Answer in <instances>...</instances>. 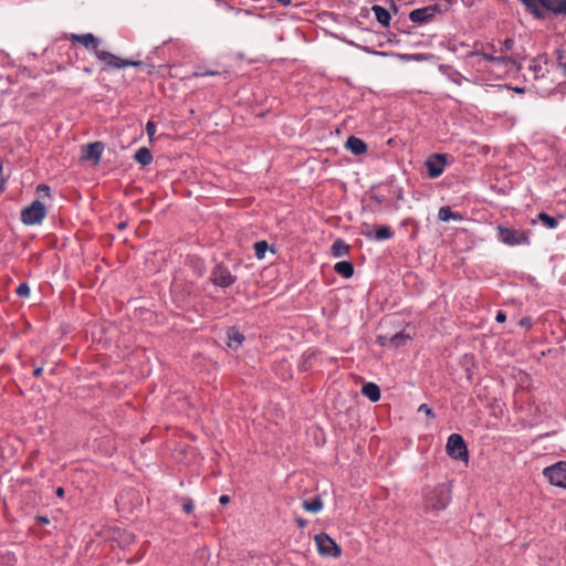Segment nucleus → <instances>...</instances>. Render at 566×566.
I'll return each mask as SVG.
<instances>
[{"instance_id": "11", "label": "nucleus", "mask_w": 566, "mask_h": 566, "mask_svg": "<svg viewBox=\"0 0 566 566\" xmlns=\"http://www.w3.org/2000/svg\"><path fill=\"white\" fill-rule=\"evenodd\" d=\"M447 165V155L434 154L426 160V167L430 178H438L444 171Z\"/></svg>"}, {"instance_id": "22", "label": "nucleus", "mask_w": 566, "mask_h": 566, "mask_svg": "<svg viewBox=\"0 0 566 566\" xmlns=\"http://www.w3.org/2000/svg\"><path fill=\"white\" fill-rule=\"evenodd\" d=\"M134 158L142 166H148L153 163V155H151L150 150L146 147L139 148L135 153Z\"/></svg>"}, {"instance_id": "7", "label": "nucleus", "mask_w": 566, "mask_h": 566, "mask_svg": "<svg viewBox=\"0 0 566 566\" xmlns=\"http://www.w3.org/2000/svg\"><path fill=\"white\" fill-rule=\"evenodd\" d=\"M543 473L551 484L566 489V462H557L544 469Z\"/></svg>"}, {"instance_id": "9", "label": "nucleus", "mask_w": 566, "mask_h": 566, "mask_svg": "<svg viewBox=\"0 0 566 566\" xmlns=\"http://www.w3.org/2000/svg\"><path fill=\"white\" fill-rule=\"evenodd\" d=\"M315 544L321 555L337 557L340 555L338 545L325 533L315 536Z\"/></svg>"}, {"instance_id": "6", "label": "nucleus", "mask_w": 566, "mask_h": 566, "mask_svg": "<svg viewBox=\"0 0 566 566\" xmlns=\"http://www.w3.org/2000/svg\"><path fill=\"white\" fill-rule=\"evenodd\" d=\"M237 277L230 271V269L219 263L210 272L209 281L221 289H227L235 282Z\"/></svg>"}, {"instance_id": "12", "label": "nucleus", "mask_w": 566, "mask_h": 566, "mask_svg": "<svg viewBox=\"0 0 566 566\" xmlns=\"http://www.w3.org/2000/svg\"><path fill=\"white\" fill-rule=\"evenodd\" d=\"M70 40L73 42V43H80L82 44L85 49L92 51L94 53V55H96V51H99L101 49H98L99 44H101V40L95 36L93 33H85V34H71L70 35Z\"/></svg>"}, {"instance_id": "1", "label": "nucleus", "mask_w": 566, "mask_h": 566, "mask_svg": "<svg viewBox=\"0 0 566 566\" xmlns=\"http://www.w3.org/2000/svg\"><path fill=\"white\" fill-rule=\"evenodd\" d=\"M451 494L447 485L440 484L428 489L423 495V507L427 512L437 513L444 510L450 503Z\"/></svg>"}, {"instance_id": "42", "label": "nucleus", "mask_w": 566, "mask_h": 566, "mask_svg": "<svg viewBox=\"0 0 566 566\" xmlns=\"http://www.w3.org/2000/svg\"><path fill=\"white\" fill-rule=\"evenodd\" d=\"M297 524L301 526V527H304L306 525V521L303 520V518H298L297 520Z\"/></svg>"}, {"instance_id": "38", "label": "nucleus", "mask_w": 566, "mask_h": 566, "mask_svg": "<svg viewBox=\"0 0 566 566\" xmlns=\"http://www.w3.org/2000/svg\"><path fill=\"white\" fill-rule=\"evenodd\" d=\"M42 371H43V368L40 366V367L34 368L32 374L34 377H40L42 375Z\"/></svg>"}, {"instance_id": "26", "label": "nucleus", "mask_w": 566, "mask_h": 566, "mask_svg": "<svg viewBox=\"0 0 566 566\" xmlns=\"http://www.w3.org/2000/svg\"><path fill=\"white\" fill-rule=\"evenodd\" d=\"M538 220L548 229H555L558 226L557 219L545 212L538 214Z\"/></svg>"}, {"instance_id": "20", "label": "nucleus", "mask_w": 566, "mask_h": 566, "mask_svg": "<svg viewBox=\"0 0 566 566\" xmlns=\"http://www.w3.org/2000/svg\"><path fill=\"white\" fill-rule=\"evenodd\" d=\"M334 271L345 279L354 275V265L349 261H339L334 265Z\"/></svg>"}, {"instance_id": "43", "label": "nucleus", "mask_w": 566, "mask_h": 566, "mask_svg": "<svg viewBox=\"0 0 566 566\" xmlns=\"http://www.w3.org/2000/svg\"><path fill=\"white\" fill-rule=\"evenodd\" d=\"M84 71L87 73V74H91L92 73V69L91 67H85Z\"/></svg>"}, {"instance_id": "16", "label": "nucleus", "mask_w": 566, "mask_h": 566, "mask_svg": "<svg viewBox=\"0 0 566 566\" xmlns=\"http://www.w3.org/2000/svg\"><path fill=\"white\" fill-rule=\"evenodd\" d=\"M371 10L373 12L375 13V17H376V20L382 25V27H388L389 23H390V20H391V14L390 12L379 6V4H375L371 7Z\"/></svg>"}, {"instance_id": "18", "label": "nucleus", "mask_w": 566, "mask_h": 566, "mask_svg": "<svg viewBox=\"0 0 566 566\" xmlns=\"http://www.w3.org/2000/svg\"><path fill=\"white\" fill-rule=\"evenodd\" d=\"M227 336H228V346L231 348H234V349H237L244 340L243 334L234 327H231L228 329Z\"/></svg>"}, {"instance_id": "24", "label": "nucleus", "mask_w": 566, "mask_h": 566, "mask_svg": "<svg viewBox=\"0 0 566 566\" xmlns=\"http://www.w3.org/2000/svg\"><path fill=\"white\" fill-rule=\"evenodd\" d=\"M302 507L311 513H317L323 509V502L319 497H315L312 501H303Z\"/></svg>"}, {"instance_id": "5", "label": "nucleus", "mask_w": 566, "mask_h": 566, "mask_svg": "<svg viewBox=\"0 0 566 566\" xmlns=\"http://www.w3.org/2000/svg\"><path fill=\"white\" fill-rule=\"evenodd\" d=\"M45 216V206L41 201L35 200L21 211V221L27 226H34L41 223Z\"/></svg>"}, {"instance_id": "34", "label": "nucleus", "mask_w": 566, "mask_h": 566, "mask_svg": "<svg viewBox=\"0 0 566 566\" xmlns=\"http://www.w3.org/2000/svg\"><path fill=\"white\" fill-rule=\"evenodd\" d=\"M513 45H514V40L511 39V38H507L504 40L503 42V51H511L513 49Z\"/></svg>"}, {"instance_id": "35", "label": "nucleus", "mask_w": 566, "mask_h": 566, "mask_svg": "<svg viewBox=\"0 0 566 566\" xmlns=\"http://www.w3.org/2000/svg\"><path fill=\"white\" fill-rule=\"evenodd\" d=\"M496 322L504 323L506 319V315L503 311H499L495 316Z\"/></svg>"}, {"instance_id": "15", "label": "nucleus", "mask_w": 566, "mask_h": 566, "mask_svg": "<svg viewBox=\"0 0 566 566\" xmlns=\"http://www.w3.org/2000/svg\"><path fill=\"white\" fill-rule=\"evenodd\" d=\"M346 148L354 155H363L367 151L366 143L355 136H350L346 142Z\"/></svg>"}, {"instance_id": "36", "label": "nucleus", "mask_w": 566, "mask_h": 566, "mask_svg": "<svg viewBox=\"0 0 566 566\" xmlns=\"http://www.w3.org/2000/svg\"><path fill=\"white\" fill-rule=\"evenodd\" d=\"M556 13H566V0L560 3L559 8L557 9Z\"/></svg>"}, {"instance_id": "39", "label": "nucleus", "mask_w": 566, "mask_h": 566, "mask_svg": "<svg viewBox=\"0 0 566 566\" xmlns=\"http://www.w3.org/2000/svg\"><path fill=\"white\" fill-rule=\"evenodd\" d=\"M219 502L221 504H228L230 502V497L228 495H221Z\"/></svg>"}, {"instance_id": "44", "label": "nucleus", "mask_w": 566, "mask_h": 566, "mask_svg": "<svg viewBox=\"0 0 566 566\" xmlns=\"http://www.w3.org/2000/svg\"><path fill=\"white\" fill-rule=\"evenodd\" d=\"M515 92H517V93H523V92H524V90H523V88H515Z\"/></svg>"}, {"instance_id": "23", "label": "nucleus", "mask_w": 566, "mask_h": 566, "mask_svg": "<svg viewBox=\"0 0 566 566\" xmlns=\"http://www.w3.org/2000/svg\"><path fill=\"white\" fill-rule=\"evenodd\" d=\"M349 252V247L348 244L345 243V241L338 239L336 240L333 245H332V254L335 256V258H342V256H345L347 255Z\"/></svg>"}, {"instance_id": "3", "label": "nucleus", "mask_w": 566, "mask_h": 566, "mask_svg": "<svg viewBox=\"0 0 566 566\" xmlns=\"http://www.w3.org/2000/svg\"><path fill=\"white\" fill-rule=\"evenodd\" d=\"M95 57L103 64L102 71L112 70H120L127 66H138L142 65L140 61L122 59L111 52L99 50L96 51Z\"/></svg>"}, {"instance_id": "28", "label": "nucleus", "mask_w": 566, "mask_h": 566, "mask_svg": "<svg viewBox=\"0 0 566 566\" xmlns=\"http://www.w3.org/2000/svg\"><path fill=\"white\" fill-rule=\"evenodd\" d=\"M15 293L20 297H27L30 295V286L27 283H21L18 285Z\"/></svg>"}, {"instance_id": "14", "label": "nucleus", "mask_w": 566, "mask_h": 566, "mask_svg": "<svg viewBox=\"0 0 566 566\" xmlns=\"http://www.w3.org/2000/svg\"><path fill=\"white\" fill-rule=\"evenodd\" d=\"M363 234L370 240L384 241L394 237V231L387 226H380L373 231H364Z\"/></svg>"}, {"instance_id": "21", "label": "nucleus", "mask_w": 566, "mask_h": 566, "mask_svg": "<svg viewBox=\"0 0 566 566\" xmlns=\"http://www.w3.org/2000/svg\"><path fill=\"white\" fill-rule=\"evenodd\" d=\"M228 71H219V70H212V69H206L202 66H198L193 73V77H202V76H223L227 78Z\"/></svg>"}, {"instance_id": "25", "label": "nucleus", "mask_w": 566, "mask_h": 566, "mask_svg": "<svg viewBox=\"0 0 566 566\" xmlns=\"http://www.w3.org/2000/svg\"><path fill=\"white\" fill-rule=\"evenodd\" d=\"M480 55L484 60L496 63V64L509 65V64L514 63V61L509 56H494V55L486 54V53H481Z\"/></svg>"}, {"instance_id": "31", "label": "nucleus", "mask_w": 566, "mask_h": 566, "mask_svg": "<svg viewBox=\"0 0 566 566\" xmlns=\"http://www.w3.org/2000/svg\"><path fill=\"white\" fill-rule=\"evenodd\" d=\"M418 411L419 412H424L426 416L429 417V418H434V412L432 411V409L427 403L420 405V407L418 408Z\"/></svg>"}, {"instance_id": "30", "label": "nucleus", "mask_w": 566, "mask_h": 566, "mask_svg": "<svg viewBox=\"0 0 566 566\" xmlns=\"http://www.w3.org/2000/svg\"><path fill=\"white\" fill-rule=\"evenodd\" d=\"M146 133H147L149 139L153 140L155 137V134H156V124L154 122H151V120L147 122Z\"/></svg>"}, {"instance_id": "8", "label": "nucleus", "mask_w": 566, "mask_h": 566, "mask_svg": "<svg viewBox=\"0 0 566 566\" xmlns=\"http://www.w3.org/2000/svg\"><path fill=\"white\" fill-rule=\"evenodd\" d=\"M440 11L441 8L439 4H431L412 10L409 13V19L413 23L426 24L431 22L434 19L436 14L439 13Z\"/></svg>"}, {"instance_id": "33", "label": "nucleus", "mask_w": 566, "mask_h": 566, "mask_svg": "<svg viewBox=\"0 0 566 566\" xmlns=\"http://www.w3.org/2000/svg\"><path fill=\"white\" fill-rule=\"evenodd\" d=\"M38 192H43L45 197H51V189L48 185L41 184L36 187Z\"/></svg>"}, {"instance_id": "27", "label": "nucleus", "mask_w": 566, "mask_h": 566, "mask_svg": "<svg viewBox=\"0 0 566 566\" xmlns=\"http://www.w3.org/2000/svg\"><path fill=\"white\" fill-rule=\"evenodd\" d=\"M269 250V244L266 241H258L254 243V252L255 256L259 260H262L265 258V253Z\"/></svg>"}, {"instance_id": "4", "label": "nucleus", "mask_w": 566, "mask_h": 566, "mask_svg": "<svg viewBox=\"0 0 566 566\" xmlns=\"http://www.w3.org/2000/svg\"><path fill=\"white\" fill-rule=\"evenodd\" d=\"M447 453L454 460L469 461V452L464 439L458 433H452L447 441Z\"/></svg>"}, {"instance_id": "2", "label": "nucleus", "mask_w": 566, "mask_h": 566, "mask_svg": "<svg viewBox=\"0 0 566 566\" xmlns=\"http://www.w3.org/2000/svg\"><path fill=\"white\" fill-rule=\"evenodd\" d=\"M497 239L505 245L515 247V245H528L531 243L530 240V231L523 229H514L510 227H505L503 224H499L496 227Z\"/></svg>"}, {"instance_id": "29", "label": "nucleus", "mask_w": 566, "mask_h": 566, "mask_svg": "<svg viewBox=\"0 0 566 566\" xmlns=\"http://www.w3.org/2000/svg\"><path fill=\"white\" fill-rule=\"evenodd\" d=\"M182 510L185 513L190 514L193 512L195 504L191 499L189 497H182Z\"/></svg>"}, {"instance_id": "13", "label": "nucleus", "mask_w": 566, "mask_h": 566, "mask_svg": "<svg viewBox=\"0 0 566 566\" xmlns=\"http://www.w3.org/2000/svg\"><path fill=\"white\" fill-rule=\"evenodd\" d=\"M104 150V145L101 142L87 144L84 148L83 158L98 164Z\"/></svg>"}, {"instance_id": "37", "label": "nucleus", "mask_w": 566, "mask_h": 566, "mask_svg": "<svg viewBox=\"0 0 566 566\" xmlns=\"http://www.w3.org/2000/svg\"><path fill=\"white\" fill-rule=\"evenodd\" d=\"M36 520L40 524H49L50 523V520L46 516H38Z\"/></svg>"}, {"instance_id": "10", "label": "nucleus", "mask_w": 566, "mask_h": 566, "mask_svg": "<svg viewBox=\"0 0 566 566\" xmlns=\"http://www.w3.org/2000/svg\"><path fill=\"white\" fill-rule=\"evenodd\" d=\"M536 18H542V12L539 10V6L543 8L551 10L553 12H557V9L560 6L559 0H520Z\"/></svg>"}, {"instance_id": "41", "label": "nucleus", "mask_w": 566, "mask_h": 566, "mask_svg": "<svg viewBox=\"0 0 566 566\" xmlns=\"http://www.w3.org/2000/svg\"><path fill=\"white\" fill-rule=\"evenodd\" d=\"M55 493H56V495L59 497H63L64 496V489L63 488H57Z\"/></svg>"}, {"instance_id": "17", "label": "nucleus", "mask_w": 566, "mask_h": 566, "mask_svg": "<svg viewBox=\"0 0 566 566\" xmlns=\"http://www.w3.org/2000/svg\"><path fill=\"white\" fill-rule=\"evenodd\" d=\"M438 218L443 222L453 221H462L463 217L459 212H454L451 210L449 206H443L439 209Z\"/></svg>"}, {"instance_id": "40", "label": "nucleus", "mask_w": 566, "mask_h": 566, "mask_svg": "<svg viewBox=\"0 0 566 566\" xmlns=\"http://www.w3.org/2000/svg\"><path fill=\"white\" fill-rule=\"evenodd\" d=\"M281 6L287 7L291 4L292 0H276Z\"/></svg>"}, {"instance_id": "32", "label": "nucleus", "mask_w": 566, "mask_h": 566, "mask_svg": "<svg viewBox=\"0 0 566 566\" xmlns=\"http://www.w3.org/2000/svg\"><path fill=\"white\" fill-rule=\"evenodd\" d=\"M409 338L408 336H405L402 333H398L396 334L394 337H392V342L395 343L396 346H400L403 344V342Z\"/></svg>"}, {"instance_id": "19", "label": "nucleus", "mask_w": 566, "mask_h": 566, "mask_svg": "<svg viewBox=\"0 0 566 566\" xmlns=\"http://www.w3.org/2000/svg\"><path fill=\"white\" fill-rule=\"evenodd\" d=\"M361 394L373 402H377L380 399V389L374 382H367L361 388Z\"/></svg>"}]
</instances>
